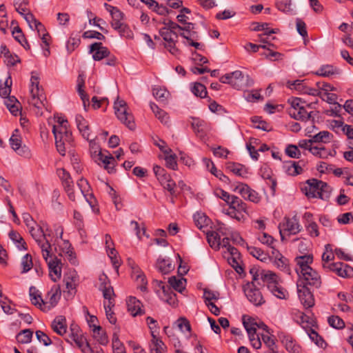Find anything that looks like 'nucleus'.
<instances>
[{
	"mask_svg": "<svg viewBox=\"0 0 353 353\" xmlns=\"http://www.w3.org/2000/svg\"><path fill=\"white\" fill-rule=\"evenodd\" d=\"M30 99L29 100L30 104L34 107L35 113L38 116L43 114L42 109L48 110L46 106V98L44 95L43 90L39 87V78L37 76L32 75L30 79Z\"/></svg>",
	"mask_w": 353,
	"mask_h": 353,
	"instance_id": "f257e3e1",
	"label": "nucleus"
},
{
	"mask_svg": "<svg viewBox=\"0 0 353 353\" xmlns=\"http://www.w3.org/2000/svg\"><path fill=\"white\" fill-rule=\"evenodd\" d=\"M223 83L231 85L236 90H242L253 85L254 81L248 75L245 76L240 70L225 74L220 79Z\"/></svg>",
	"mask_w": 353,
	"mask_h": 353,
	"instance_id": "f03ea898",
	"label": "nucleus"
},
{
	"mask_svg": "<svg viewBox=\"0 0 353 353\" xmlns=\"http://www.w3.org/2000/svg\"><path fill=\"white\" fill-rule=\"evenodd\" d=\"M90 151L92 159L98 164H103L104 168L108 170L109 173H113L115 172L114 168V159L110 155H105L100 150L99 145L95 142V141H90Z\"/></svg>",
	"mask_w": 353,
	"mask_h": 353,
	"instance_id": "7ed1b4c3",
	"label": "nucleus"
},
{
	"mask_svg": "<svg viewBox=\"0 0 353 353\" xmlns=\"http://www.w3.org/2000/svg\"><path fill=\"white\" fill-rule=\"evenodd\" d=\"M30 232L41 248L43 259H46L47 257H50L52 245L48 239H47L46 232H44V226L38 228H31Z\"/></svg>",
	"mask_w": 353,
	"mask_h": 353,
	"instance_id": "20e7f679",
	"label": "nucleus"
},
{
	"mask_svg": "<svg viewBox=\"0 0 353 353\" xmlns=\"http://www.w3.org/2000/svg\"><path fill=\"white\" fill-rule=\"evenodd\" d=\"M52 133L55 139V145L59 153L64 156L66 150V145H70L72 141L71 132L68 129L65 130H59L56 125L52 126Z\"/></svg>",
	"mask_w": 353,
	"mask_h": 353,
	"instance_id": "39448f33",
	"label": "nucleus"
},
{
	"mask_svg": "<svg viewBox=\"0 0 353 353\" xmlns=\"http://www.w3.org/2000/svg\"><path fill=\"white\" fill-rule=\"evenodd\" d=\"M114 112L117 117L124 123L129 129L133 130L135 128L134 117L128 112L127 103L124 100H117L114 104Z\"/></svg>",
	"mask_w": 353,
	"mask_h": 353,
	"instance_id": "423d86ee",
	"label": "nucleus"
},
{
	"mask_svg": "<svg viewBox=\"0 0 353 353\" xmlns=\"http://www.w3.org/2000/svg\"><path fill=\"white\" fill-rule=\"evenodd\" d=\"M232 190L239 193L244 199L258 203L261 201L259 194L248 184L236 182L232 185Z\"/></svg>",
	"mask_w": 353,
	"mask_h": 353,
	"instance_id": "0eeeda50",
	"label": "nucleus"
},
{
	"mask_svg": "<svg viewBox=\"0 0 353 353\" xmlns=\"http://www.w3.org/2000/svg\"><path fill=\"white\" fill-rule=\"evenodd\" d=\"M244 293L248 299L255 306H260L265 303L261 292L253 282H248L243 287Z\"/></svg>",
	"mask_w": 353,
	"mask_h": 353,
	"instance_id": "6e6552de",
	"label": "nucleus"
},
{
	"mask_svg": "<svg viewBox=\"0 0 353 353\" xmlns=\"http://www.w3.org/2000/svg\"><path fill=\"white\" fill-rule=\"evenodd\" d=\"M302 280L300 284L310 285L314 288H319L321 285V278L319 274L313 268H307V270L299 274Z\"/></svg>",
	"mask_w": 353,
	"mask_h": 353,
	"instance_id": "1a4fd4ad",
	"label": "nucleus"
},
{
	"mask_svg": "<svg viewBox=\"0 0 353 353\" xmlns=\"http://www.w3.org/2000/svg\"><path fill=\"white\" fill-rule=\"evenodd\" d=\"M323 269L334 272L336 275L342 278L353 276V268L349 265L342 262L332 263L331 264L325 263L323 265Z\"/></svg>",
	"mask_w": 353,
	"mask_h": 353,
	"instance_id": "9d476101",
	"label": "nucleus"
},
{
	"mask_svg": "<svg viewBox=\"0 0 353 353\" xmlns=\"http://www.w3.org/2000/svg\"><path fill=\"white\" fill-rule=\"evenodd\" d=\"M10 144L11 148L20 156L29 158L31 156L30 149L24 145H22V141L19 135V130H14L11 137L10 138Z\"/></svg>",
	"mask_w": 353,
	"mask_h": 353,
	"instance_id": "9b49d317",
	"label": "nucleus"
},
{
	"mask_svg": "<svg viewBox=\"0 0 353 353\" xmlns=\"http://www.w3.org/2000/svg\"><path fill=\"white\" fill-rule=\"evenodd\" d=\"M159 34L163 39L166 42L165 48L172 54L176 55L179 53V50L176 47L178 34L176 32H170L167 29L161 28Z\"/></svg>",
	"mask_w": 353,
	"mask_h": 353,
	"instance_id": "f8f14e48",
	"label": "nucleus"
},
{
	"mask_svg": "<svg viewBox=\"0 0 353 353\" xmlns=\"http://www.w3.org/2000/svg\"><path fill=\"white\" fill-rule=\"evenodd\" d=\"M279 228L282 240H283V232H288L289 234H296L301 230L299 220L295 216L285 217L284 221L279 224Z\"/></svg>",
	"mask_w": 353,
	"mask_h": 353,
	"instance_id": "ddd939ff",
	"label": "nucleus"
},
{
	"mask_svg": "<svg viewBox=\"0 0 353 353\" xmlns=\"http://www.w3.org/2000/svg\"><path fill=\"white\" fill-rule=\"evenodd\" d=\"M61 292L59 285H54L47 293L44 300V307L42 310L47 311L57 305L61 299Z\"/></svg>",
	"mask_w": 353,
	"mask_h": 353,
	"instance_id": "4468645a",
	"label": "nucleus"
},
{
	"mask_svg": "<svg viewBox=\"0 0 353 353\" xmlns=\"http://www.w3.org/2000/svg\"><path fill=\"white\" fill-rule=\"evenodd\" d=\"M297 290L299 298L303 305L305 308L313 307L314 299L310 289L305 285L297 283Z\"/></svg>",
	"mask_w": 353,
	"mask_h": 353,
	"instance_id": "2eb2a0df",
	"label": "nucleus"
},
{
	"mask_svg": "<svg viewBox=\"0 0 353 353\" xmlns=\"http://www.w3.org/2000/svg\"><path fill=\"white\" fill-rule=\"evenodd\" d=\"M47 263L49 268V276L50 279L56 282L59 280L61 277V265L62 263L61 259L57 257H54L52 259H49V257H47L45 259Z\"/></svg>",
	"mask_w": 353,
	"mask_h": 353,
	"instance_id": "dca6fc26",
	"label": "nucleus"
},
{
	"mask_svg": "<svg viewBox=\"0 0 353 353\" xmlns=\"http://www.w3.org/2000/svg\"><path fill=\"white\" fill-rule=\"evenodd\" d=\"M90 52L93 53L92 58L94 61H101L103 58L108 57L110 52L108 48L103 46L101 42H95L90 46Z\"/></svg>",
	"mask_w": 353,
	"mask_h": 353,
	"instance_id": "f3484780",
	"label": "nucleus"
},
{
	"mask_svg": "<svg viewBox=\"0 0 353 353\" xmlns=\"http://www.w3.org/2000/svg\"><path fill=\"white\" fill-rule=\"evenodd\" d=\"M312 103H305L304 106L301 107L299 108V110L296 111V110H289V114L291 117L294 118L296 120H299L301 121H309L312 114L314 113L313 111H310L308 112L305 107H308L310 108H312Z\"/></svg>",
	"mask_w": 353,
	"mask_h": 353,
	"instance_id": "a211bd4d",
	"label": "nucleus"
},
{
	"mask_svg": "<svg viewBox=\"0 0 353 353\" xmlns=\"http://www.w3.org/2000/svg\"><path fill=\"white\" fill-rule=\"evenodd\" d=\"M191 122L192 128L196 136L203 138L210 130V125L205 121L199 118H192Z\"/></svg>",
	"mask_w": 353,
	"mask_h": 353,
	"instance_id": "6ab92c4d",
	"label": "nucleus"
},
{
	"mask_svg": "<svg viewBox=\"0 0 353 353\" xmlns=\"http://www.w3.org/2000/svg\"><path fill=\"white\" fill-rule=\"evenodd\" d=\"M272 257L274 259V264L279 269L287 274L290 273L288 259L284 257L277 250H272Z\"/></svg>",
	"mask_w": 353,
	"mask_h": 353,
	"instance_id": "aec40b11",
	"label": "nucleus"
},
{
	"mask_svg": "<svg viewBox=\"0 0 353 353\" xmlns=\"http://www.w3.org/2000/svg\"><path fill=\"white\" fill-rule=\"evenodd\" d=\"M99 289L103 292L104 299H110L114 296L113 288L110 285L108 278L105 274L99 276Z\"/></svg>",
	"mask_w": 353,
	"mask_h": 353,
	"instance_id": "412c9836",
	"label": "nucleus"
},
{
	"mask_svg": "<svg viewBox=\"0 0 353 353\" xmlns=\"http://www.w3.org/2000/svg\"><path fill=\"white\" fill-rule=\"evenodd\" d=\"M281 343L290 353H301L300 346L295 343L290 335L281 334L279 336Z\"/></svg>",
	"mask_w": 353,
	"mask_h": 353,
	"instance_id": "4be33fe9",
	"label": "nucleus"
},
{
	"mask_svg": "<svg viewBox=\"0 0 353 353\" xmlns=\"http://www.w3.org/2000/svg\"><path fill=\"white\" fill-rule=\"evenodd\" d=\"M321 181L312 179L307 181V186L305 187V194L309 198H319V186Z\"/></svg>",
	"mask_w": 353,
	"mask_h": 353,
	"instance_id": "5701e85b",
	"label": "nucleus"
},
{
	"mask_svg": "<svg viewBox=\"0 0 353 353\" xmlns=\"http://www.w3.org/2000/svg\"><path fill=\"white\" fill-rule=\"evenodd\" d=\"M77 126L80 133L84 139L89 140L90 129L88 121L81 114H77L75 117Z\"/></svg>",
	"mask_w": 353,
	"mask_h": 353,
	"instance_id": "b1692460",
	"label": "nucleus"
},
{
	"mask_svg": "<svg viewBox=\"0 0 353 353\" xmlns=\"http://www.w3.org/2000/svg\"><path fill=\"white\" fill-rule=\"evenodd\" d=\"M127 306L128 311L134 316L140 315L143 313V310L141 309L142 303L134 296L129 297L127 301Z\"/></svg>",
	"mask_w": 353,
	"mask_h": 353,
	"instance_id": "393cba45",
	"label": "nucleus"
},
{
	"mask_svg": "<svg viewBox=\"0 0 353 353\" xmlns=\"http://www.w3.org/2000/svg\"><path fill=\"white\" fill-rule=\"evenodd\" d=\"M268 289L278 299L286 300L289 297L288 290L282 287L279 281L276 283H272Z\"/></svg>",
	"mask_w": 353,
	"mask_h": 353,
	"instance_id": "a878e982",
	"label": "nucleus"
},
{
	"mask_svg": "<svg viewBox=\"0 0 353 353\" xmlns=\"http://www.w3.org/2000/svg\"><path fill=\"white\" fill-rule=\"evenodd\" d=\"M296 265L299 268L296 269L298 274L307 270V268H310V264L313 262V256L311 254H305L296 258Z\"/></svg>",
	"mask_w": 353,
	"mask_h": 353,
	"instance_id": "bb28decb",
	"label": "nucleus"
},
{
	"mask_svg": "<svg viewBox=\"0 0 353 353\" xmlns=\"http://www.w3.org/2000/svg\"><path fill=\"white\" fill-rule=\"evenodd\" d=\"M52 329L57 334L62 336L66 333V319L63 316H57L52 323Z\"/></svg>",
	"mask_w": 353,
	"mask_h": 353,
	"instance_id": "cd10ccee",
	"label": "nucleus"
},
{
	"mask_svg": "<svg viewBox=\"0 0 353 353\" xmlns=\"http://www.w3.org/2000/svg\"><path fill=\"white\" fill-rule=\"evenodd\" d=\"M152 337L150 353H165L167 350L165 343L153 332H152Z\"/></svg>",
	"mask_w": 353,
	"mask_h": 353,
	"instance_id": "c85d7f7f",
	"label": "nucleus"
},
{
	"mask_svg": "<svg viewBox=\"0 0 353 353\" xmlns=\"http://www.w3.org/2000/svg\"><path fill=\"white\" fill-rule=\"evenodd\" d=\"M225 168L227 170L241 177H245L248 174L245 167L240 163L228 162Z\"/></svg>",
	"mask_w": 353,
	"mask_h": 353,
	"instance_id": "c756f323",
	"label": "nucleus"
},
{
	"mask_svg": "<svg viewBox=\"0 0 353 353\" xmlns=\"http://www.w3.org/2000/svg\"><path fill=\"white\" fill-rule=\"evenodd\" d=\"M29 294L31 303L42 310L44 307V300L41 298L39 290L34 286H31L29 289Z\"/></svg>",
	"mask_w": 353,
	"mask_h": 353,
	"instance_id": "7c9ffc66",
	"label": "nucleus"
},
{
	"mask_svg": "<svg viewBox=\"0 0 353 353\" xmlns=\"http://www.w3.org/2000/svg\"><path fill=\"white\" fill-rule=\"evenodd\" d=\"M71 338L83 353H94V351L86 341V339L81 334H76Z\"/></svg>",
	"mask_w": 353,
	"mask_h": 353,
	"instance_id": "2f4dec72",
	"label": "nucleus"
},
{
	"mask_svg": "<svg viewBox=\"0 0 353 353\" xmlns=\"http://www.w3.org/2000/svg\"><path fill=\"white\" fill-rule=\"evenodd\" d=\"M170 288L182 293L185 288L186 279L181 277L176 278V276H171L168 279Z\"/></svg>",
	"mask_w": 353,
	"mask_h": 353,
	"instance_id": "473e14b6",
	"label": "nucleus"
},
{
	"mask_svg": "<svg viewBox=\"0 0 353 353\" xmlns=\"http://www.w3.org/2000/svg\"><path fill=\"white\" fill-rule=\"evenodd\" d=\"M206 236L210 246L216 250H219L221 244L220 234L216 231H209Z\"/></svg>",
	"mask_w": 353,
	"mask_h": 353,
	"instance_id": "72a5a7b5",
	"label": "nucleus"
},
{
	"mask_svg": "<svg viewBox=\"0 0 353 353\" xmlns=\"http://www.w3.org/2000/svg\"><path fill=\"white\" fill-rule=\"evenodd\" d=\"M103 306L105 310V314L107 319L111 324H115L117 322V319L114 316V312L112 310V308L114 306V298H110V299H105L103 302Z\"/></svg>",
	"mask_w": 353,
	"mask_h": 353,
	"instance_id": "f704fd0d",
	"label": "nucleus"
},
{
	"mask_svg": "<svg viewBox=\"0 0 353 353\" xmlns=\"http://www.w3.org/2000/svg\"><path fill=\"white\" fill-rule=\"evenodd\" d=\"M284 168L288 175L296 176L303 172V168L299 165V162L290 161L285 163Z\"/></svg>",
	"mask_w": 353,
	"mask_h": 353,
	"instance_id": "c9c22d12",
	"label": "nucleus"
},
{
	"mask_svg": "<svg viewBox=\"0 0 353 353\" xmlns=\"http://www.w3.org/2000/svg\"><path fill=\"white\" fill-rule=\"evenodd\" d=\"M228 205H229L230 207L229 210H235L236 212H247L246 203L235 195L232 196Z\"/></svg>",
	"mask_w": 353,
	"mask_h": 353,
	"instance_id": "e433bc0d",
	"label": "nucleus"
},
{
	"mask_svg": "<svg viewBox=\"0 0 353 353\" xmlns=\"http://www.w3.org/2000/svg\"><path fill=\"white\" fill-rule=\"evenodd\" d=\"M93 337L101 345H105L108 343V339L105 331L100 325H93Z\"/></svg>",
	"mask_w": 353,
	"mask_h": 353,
	"instance_id": "4c0bfd02",
	"label": "nucleus"
},
{
	"mask_svg": "<svg viewBox=\"0 0 353 353\" xmlns=\"http://www.w3.org/2000/svg\"><path fill=\"white\" fill-rule=\"evenodd\" d=\"M310 152L315 157L320 159H327L328 157L334 156L336 152L329 150L324 147L314 146L310 148Z\"/></svg>",
	"mask_w": 353,
	"mask_h": 353,
	"instance_id": "58836bf2",
	"label": "nucleus"
},
{
	"mask_svg": "<svg viewBox=\"0 0 353 353\" xmlns=\"http://www.w3.org/2000/svg\"><path fill=\"white\" fill-rule=\"evenodd\" d=\"M339 73L340 70L332 65H323L316 72V74L325 77H329L333 74Z\"/></svg>",
	"mask_w": 353,
	"mask_h": 353,
	"instance_id": "ea45409f",
	"label": "nucleus"
},
{
	"mask_svg": "<svg viewBox=\"0 0 353 353\" xmlns=\"http://www.w3.org/2000/svg\"><path fill=\"white\" fill-rule=\"evenodd\" d=\"M156 268L162 274H168L172 269L173 266L169 259L159 258L157 261Z\"/></svg>",
	"mask_w": 353,
	"mask_h": 353,
	"instance_id": "a19ab883",
	"label": "nucleus"
},
{
	"mask_svg": "<svg viewBox=\"0 0 353 353\" xmlns=\"http://www.w3.org/2000/svg\"><path fill=\"white\" fill-rule=\"evenodd\" d=\"M249 253L261 261L265 262L270 256L265 253L261 248L254 246H247Z\"/></svg>",
	"mask_w": 353,
	"mask_h": 353,
	"instance_id": "79ce46f5",
	"label": "nucleus"
},
{
	"mask_svg": "<svg viewBox=\"0 0 353 353\" xmlns=\"http://www.w3.org/2000/svg\"><path fill=\"white\" fill-rule=\"evenodd\" d=\"M333 134L328 131H321L312 137L314 143H328L332 141Z\"/></svg>",
	"mask_w": 353,
	"mask_h": 353,
	"instance_id": "37998d69",
	"label": "nucleus"
},
{
	"mask_svg": "<svg viewBox=\"0 0 353 353\" xmlns=\"http://www.w3.org/2000/svg\"><path fill=\"white\" fill-rule=\"evenodd\" d=\"M306 332L310 339L319 347H324L326 345L323 339L312 327L306 329Z\"/></svg>",
	"mask_w": 353,
	"mask_h": 353,
	"instance_id": "c03bdc74",
	"label": "nucleus"
},
{
	"mask_svg": "<svg viewBox=\"0 0 353 353\" xmlns=\"http://www.w3.org/2000/svg\"><path fill=\"white\" fill-rule=\"evenodd\" d=\"M5 104L12 114L17 115L18 114L19 102L15 97H8L5 101Z\"/></svg>",
	"mask_w": 353,
	"mask_h": 353,
	"instance_id": "a18cd8bd",
	"label": "nucleus"
},
{
	"mask_svg": "<svg viewBox=\"0 0 353 353\" xmlns=\"http://www.w3.org/2000/svg\"><path fill=\"white\" fill-rule=\"evenodd\" d=\"M159 297L172 307H176L178 304L176 295L171 288L163 294H159Z\"/></svg>",
	"mask_w": 353,
	"mask_h": 353,
	"instance_id": "49530a36",
	"label": "nucleus"
},
{
	"mask_svg": "<svg viewBox=\"0 0 353 353\" xmlns=\"http://www.w3.org/2000/svg\"><path fill=\"white\" fill-rule=\"evenodd\" d=\"M12 84V78L8 76L5 80L3 83H0V96L3 98H7L10 96L11 92V86Z\"/></svg>",
	"mask_w": 353,
	"mask_h": 353,
	"instance_id": "de8ad7c7",
	"label": "nucleus"
},
{
	"mask_svg": "<svg viewBox=\"0 0 353 353\" xmlns=\"http://www.w3.org/2000/svg\"><path fill=\"white\" fill-rule=\"evenodd\" d=\"M261 278L266 283L268 288L272 283H276L279 281L278 276L271 271L261 272Z\"/></svg>",
	"mask_w": 353,
	"mask_h": 353,
	"instance_id": "09e8293b",
	"label": "nucleus"
},
{
	"mask_svg": "<svg viewBox=\"0 0 353 353\" xmlns=\"http://www.w3.org/2000/svg\"><path fill=\"white\" fill-rule=\"evenodd\" d=\"M276 6L278 10L283 12L291 14L294 13L291 0H278L276 3Z\"/></svg>",
	"mask_w": 353,
	"mask_h": 353,
	"instance_id": "8fccbe9b",
	"label": "nucleus"
},
{
	"mask_svg": "<svg viewBox=\"0 0 353 353\" xmlns=\"http://www.w3.org/2000/svg\"><path fill=\"white\" fill-rule=\"evenodd\" d=\"M195 225L198 228L202 229L207 226L210 222V219L203 213L197 212L193 216Z\"/></svg>",
	"mask_w": 353,
	"mask_h": 353,
	"instance_id": "3c124183",
	"label": "nucleus"
},
{
	"mask_svg": "<svg viewBox=\"0 0 353 353\" xmlns=\"http://www.w3.org/2000/svg\"><path fill=\"white\" fill-rule=\"evenodd\" d=\"M33 332L30 329L21 331L16 336L17 341L22 344L28 343L31 341Z\"/></svg>",
	"mask_w": 353,
	"mask_h": 353,
	"instance_id": "603ef678",
	"label": "nucleus"
},
{
	"mask_svg": "<svg viewBox=\"0 0 353 353\" xmlns=\"http://www.w3.org/2000/svg\"><path fill=\"white\" fill-rule=\"evenodd\" d=\"M105 7L106 10L110 12L112 20L118 21L120 19H123L124 14L115 6H112L108 3H105Z\"/></svg>",
	"mask_w": 353,
	"mask_h": 353,
	"instance_id": "864d4df0",
	"label": "nucleus"
},
{
	"mask_svg": "<svg viewBox=\"0 0 353 353\" xmlns=\"http://www.w3.org/2000/svg\"><path fill=\"white\" fill-rule=\"evenodd\" d=\"M152 93L157 100L162 102L165 101L169 96V92L166 89L160 87L154 88Z\"/></svg>",
	"mask_w": 353,
	"mask_h": 353,
	"instance_id": "5fc2aeb1",
	"label": "nucleus"
},
{
	"mask_svg": "<svg viewBox=\"0 0 353 353\" xmlns=\"http://www.w3.org/2000/svg\"><path fill=\"white\" fill-rule=\"evenodd\" d=\"M332 192V188L328 184L325 182L321 181V184L319 186V198L323 200H327Z\"/></svg>",
	"mask_w": 353,
	"mask_h": 353,
	"instance_id": "6e6d98bb",
	"label": "nucleus"
},
{
	"mask_svg": "<svg viewBox=\"0 0 353 353\" xmlns=\"http://www.w3.org/2000/svg\"><path fill=\"white\" fill-rule=\"evenodd\" d=\"M327 323L330 326L335 329H343L345 327V322L338 316L332 315L328 317Z\"/></svg>",
	"mask_w": 353,
	"mask_h": 353,
	"instance_id": "4d7b16f0",
	"label": "nucleus"
},
{
	"mask_svg": "<svg viewBox=\"0 0 353 353\" xmlns=\"http://www.w3.org/2000/svg\"><path fill=\"white\" fill-rule=\"evenodd\" d=\"M192 92L196 97L205 98L208 92L204 85L200 83H195L191 88Z\"/></svg>",
	"mask_w": 353,
	"mask_h": 353,
	"instance_id": "13d9d810",
	"label": "nucleus"
},
{
	"mask_svg": "<svg viewBox=\"0 0 353 353\" xmlns=\"http://www.w3.org/2000/svg\"><path fill=\"white\" fill-rule=\"evenodd\" d=\"M9 236L17 243V245L19 249L27 250L26 242L18 232L12 230L9 233Z\"/></svg>",
	"mask_w": 353,
	"mask_h": 353,
	"instance_id": "bf43d9fd",
	"label": "nucleus"
},
{
	"mask_svg": "<svg viewBox=\"0 0 353 353\" xmlns=\"http://www.w3.org/2000/svg\"><path fill=\"white\" fill-rule=\"evenodd\" d=\"M254 27L252 28L254 31L265 30V35L270 36L272 34H275L278 32V29H270L268 28L269 24L267 23H256L254 24Z\"/></svg>",
	"mask_w": 353,
	"mask_h": 353,
	"instance_id": "052dcab7",
	"label": "nucleus"
},
{
	"mask_svg": "<svg viewBox=\"0 0 353 353\" xmlns=\"http://www.w3.org/2000/svg\"><path fill=\"white\" fill-rule=\"evenodd\" d=\"M257 239L263 244L271 248L272 250H275L273 245L275 239L268 233L263 232L258 235Z\"/></svg>",
	"mask_w": 353,
	"mask_h": 353,
	"instance_id": "680f3d73",
	"label": "nucleus"
},
{
	"mask_svg": "<svg viewBox=\"0 0 353 353\" xmlns=\"http://www.w3.org/2000/svg\"><path fill=\"white\" fill-rule=\"evenodd\" d=\"M21 265L22 267V273L28 272L33 267L32 256L26 254L21 259Z\"/></svg>",
	"mask_w": 353,
	"mask_h": 353,
	"instance_id": "e2e57ef3",
	"label": "nucleus"
},
{
	"mask_svg": "<svg viewBox=\"0 0 353 353\" xmlns=\"http://www.w3.org/2000/svg\"><path fill=\"white\" fill-rule=\"evenodd\" d=\"M210 171L213 175H214L222 182L225 183H230L229 177L225 175L222 171L218 170L213 162H211V168L210 169Z\"/></svg>",
	"mask_w": 353,
	"mask_h": 353,
	"instance_id": "0e129e2a",
	"label": "nucleus"
},
{
	"mask_svg": "<svg viewBox=\"0 0 353 353\" xmlns=\"http://www.w3.org/2000/svg\"><path fill=\"white\" fill-rule=\"evenodd\" d=\"M325 251L322 254V261H323V265L325 263L327 264H331L332 263H330V261H332L334 259V254L332 252V246L330 244H327L325 246Z\"/></svg>",
	"mask_w": 353,
	"mask_h": 353,
	"instance_id": "69168bd1",
	"label": "nucleus"
},
{
	"mask_svg": "<svg viewBox=\"0 0 353 353\" xmlns=\"http://www.w3.org/2000/svg\"><path fill=\"white\" fill-rule=\"evenodd\" d=\"M299 323L302 325V327L306 330L309 327H312L314 326V322L313 321H310V318L308 316L305 314L303 312L299 313Z\"/></svg>",
	"mask_w": 353,
	"mask_h": 353,
	"instance_id": "338daca9",
	"label": "nucleus"
},
{
	"mask_svg": "<svg viewBox=\"0 0 353 353\" xmlns=\"http://www.w3.org/2000/svg\"><path fill=\"white\" fill-rule=\"evenodd\" d=\"M306 231L312 237H317L319 236V226L314 221H310L305 225Z\"/></svg>",
	"mask_w": 353,
	"mask_h": 353,
	"instance_id": "774afa93",
	"label": "nucleus"
}]
</instances>
